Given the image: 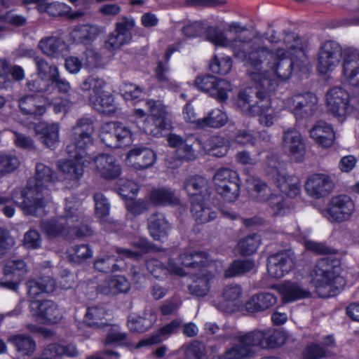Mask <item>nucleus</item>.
I'll return each instance as SVG.
<instances>
[{
	"instance_id": "obj_1",
	"label": "nucleus",
	"mask_w": 359,
	"mask_h": 359,
	"mask_svg": "<svg viewBox=\"0 0 359 359\" xmlns=\"http://www.w3.org/2000/svg\"><path fill=\"white\" fill-rule=\"evenodd\" d=\"M95 133L94 120L88 116L79 118L72 128L70 143L66 151L74 160L59 161L57 167L65 180L74 181L83 174L87 149L93 144Z\"/></svg>"
},
{
	"instance_id": "obj_2",
	"label": "nucleus",
	"mask_w": 359,
	"mask_h": 359,
	"mask_svg": "<svg viewBox=\"0 0 359 359\" xmlns=\"http://www.w3.org/2000/svg\"><path fill=\"white\" fill-rule=\"evenodd\" d=\"M57 180L55 172L43 163L36 165L35 182L25 189H15L12 200L25 215H37L50 200L48 187Z\"/></svg>"
},
{
	"instance_id": "obj_3",
	"label": "nucleus",
	"mask_w": 359,
	"mask_h": 359,
	"mask_svg": "<svg viewBox=\"0 0 359 359\" xmlns=\"http://www.w3.org/2000/svg\"><path fill=\"white\" fill-rule=\"evenodd\" d=\"M234 56L241 60H245L256 71L254 72L263 73L265 77H270L269 67L273 60L275 59V54L267 46L264 45L259 40L237 38L233 41H230Z\"/></svg>"
},
{
	"instance_id": "obj_4",
	"label": "nucleus",
	"mask_w": 359,
	"mask_h": 359,
	"mask_svg": "<svg viewBox=\"0 0 359 359\" xmlns=\"http://www.w3.org/2000/svg\"><path fill=\"white\" fill-rule=\"evenodd\" d=\"M311 276L319 297H333L340 291L341 285L337 284L340 283L341 278L337 260L327 257L318 260Z\"/></svg>"
},
{
	"instance_id": "obj_5",
	"label": "nucleus",
	"mask_w": 359,
	"mask_h": 359,
	"mask_svg": "<svg viewBox=\"0 0 359 359\" xmlns=\"http://www.w3.org/2000/svg\"><path fill=\"white\" fill-rule=\"evenodd\" d=\"M267 172L276 180L278 187L289 197L294 198L300 193V180L296 176L287 175L285 163L277 155H270L266 160Z\"/></svg>"
},
{
	"instance_id": "obj_6",
	"label": "nucleus",
	"mask_w": 359,
	"mask_h": 359,
	"mask_svg": "<svg viewBox=\"0 0 359 359\" xmlns=\"http://www.w3.org/2000/svg\"><path fill=\"white\" fill-rule=\"evenodd\" d=\"M194 85L199 90L209 94L219 102L226 100L227 92L231 89L228 81L218 79L210 74L197 76Z\"/></svg>"
},
{
	"instance_id": "obj_7",
	"label": "nucleus",
	"mask_w": 359,
	"mask_h": 359,
	"mask_svg": "<svg viewBox=\"0 0 359 359\" xmlns=\"http://www.w3.org/2000/svg\"><path fill=\"white\" fill-rule=\"evenodd\" d=\"M341 55L342 48L338 43L334 41L325 42L318 53L317 68L319 72L326 74L332 71L339 64Z\"/></svg>"
},
{
	"instance_id": "obj_8",
	"label": "nucleus",
	"mask_w": 359,
	"mask_h": 359,
	"mask_svg": "<svg viewBox=\"0 0 359 359\" xmlns=\"http://www.w3.org/2000/svg\"><path fill=\"white\" fill-rule=\"evenodd\" d=\"M182 32L183 34L190 38L198 37L205 34L206 39L215 46L226 47L230 45V41L222 31L212 27H205L203 22L201 21L189 23L182 28Z\"/></svg>"
},
{
	"instance_id": "obj_9",
	"label": "nucleus",
	"mask_w": 359,
	"mask_h": 359,
	"mask_svg": "<svg viewBox=\"0 0 359 359\" xmlns=\"http://www.w3.org/2000/svg\"><path fill=\"white\" fill-rule=\"evenodd\" d=\"M29 302L31 315L43 323H57L62 318L57 305L51 300H29Z\"/></svg>"
},
{
	"instance_id": "obj_10",
	"label": "nucleus",
	"mask_w": 359,
	"mask_h": 359,
	"mask_svg": "<svg viewBox=\"0 0 359 359\" xmlns=\"http://www.w3.org/2000/svg\"><path fill=\"white\" fill-rule=\"evenodd\" d=\"M328 110L335 116L344 117L353 108L350 104V95L344 88L336 86L330 89L325 95Z\"/></svg>"
},
{
	"instance_id": "obj_11",
	"label": "nucleus",
	"mask_w": 359,
	"mask_h": 359,
	"mask_svg": "<svg viewBox=\"0 0 359 359\" xmlns=\"http://www.w3.org/2000/svg\"><path fill=\"white\" fill-rule=\"evenodd\" d=\"M295 260L294 253L290 249L271 255L267 260L268 273L273 278H280L293 269Z\"/></svg>"
},
{
	"instance_id": "obj_12",
	"label": "nucleus",
	"mask_w": 359,
	"mask_h": 359,
	"mask_svg": "<svg viewBox=\"0 0 359 359\" xmlns=\"http://www.w3.org/2000/svg\"><path fill=\"white\" fill-rule=\"evenodd\" d=\"M317 97L310 92L294 95L287 100L288 107L297 119L313 116L317 109Z\"/></svg>"
},
{
	"instance_id": "obj_13",
	"label": "nucleus",
	"mask_w": 359,
	"mask_h": 359,
	"mask_svg": "<svg viewBox=\"0 0 359 359\" xmlns=\"http://www.w3.org/2000/svg\"><path fill=\"white\" fill-rule=\"evenodd\" d=\"M283 151L295 162L303 161L306 151L305 143L300 133L290 128L284 131L282 137Z\"/></svg>"
},
{
	"instance_id": "obj_14",
	"label": "nucleus",
	"mask_w": 359,
	"mask_h": 359,
	"mask_svg": "<svg viewBox=\"0 0 359 359\" xmlns=\"http://www.w3.org/2000/svg\"><path fill=\"white\" fill-rule=\"evenodd\" d=\"M355 210V204L347 195L332 197L328 204L327 212L332 221L341 222L348 220Z\"/></svg>"
},
{
	"instance_id": "obj_15",
	"label": "nucleus",
	"mask_w": 359,
	"mask_h": 359,
	"mask_svg": "<svg viewBox=\"0 0 359 359\" xmlns=\"http://www.w3.org/2000/svg\"><path fill=\"white\" fill-rule=\"evenodd\" d=\"M147 105L151 113V120L146 121V126L142 128L144 133L153 135L159 133V130L167 126L165 122L166 111L165 106L160 100H147Z\"/></svg>"
},
{
	"instance_id": "obj_16",
	"label": "nucleus",
	"mask_w": 359,
	"mask_h": 359,
	"mask_svg": "<svg viewBox=\"0 0 359 359\" xmlns=\"http://www.w3.org/2000/svg\"><path fill=\"white\" fill-rule=\"evenodd\" d=\"M50 104L51 101L47 97L37 95H27L18 100L21 113L33 117L44 114L47 107Z\"/></svg>"
},
{
	"instance_id": "obj_17",
	"label": "nucleus",
	"mask_w": 359,
	"mask_h": 359,
	"mask_svg": "<svg viewBox=\"0 0 359 359\" xmlns=\"http://www.w3.org/2000/svg\"><path fill=\"white\" fill-rule=\"evenodd\" d=\"M285 54V51L283 49H277L275 59L272 60L269 67V73L267 75L270 76L271 79L275 82V76L280 80L285 81L292 75L294 63L295 62L288 57H283Z\"/></svg>"
},
{
	"instance_id": "obj_18",
	"label": "nucleus",
	"mask_w": 359,
	"mask_h": 359,
	"mask_svg": "<svg viewBox=\"0 0 359 359\" xmlns=\"http://www.w3.org/2000/svg\"><path fill=\"white\" fill-rule=\"evenodd\" d=\"M333 186L334 183L329 175L318 173L313 174L308 178L305 189L309 196L320 198L328 195Z\"/></svg>"
},
{
	"instance_id": "obj_19",
	"label": "nucleus",
	"mask_w": 359,
	"mask_h": 359,
	"mask_svg": "<svg viewBox=\"0 0 359 359\" xmlns=\"http://www.w3.org/2000/svg\"><path fill=\"white\" fill-rule=\"evenodd\" d=\"M284 42L290 51L291 57L294 62V66L301 72H306L309 69V59L302 48L300 39L294 33H287L284 38Z\"/></svg>"
},
{
	"instance_id": "obj_20",
	"label": "nucleus",
	"mask_w": 359,
	"mask_h": 359,
	"mask_svg": "<svg viewBox=\"0 0 359 359\" xmlns=\"http://www.w3.org/2000/svg\"><path fill=\"white\" fill-rule=\"evenodd\" d=\"M250 76L257 84V90L255 97L256 100L253 99L252 104L257 107H262L264 99L266 98L269 101L268 111L271 107L270 93L275 90L277 86L276 82L269 77H265V75L260 72H250Z\"/></svg>"
},
{
	"instance_id": "obj_21",
	"label": "nucleus",
	"mask_w": 359,
	"mask_h": 359,
	"mask_svg": "<svg viewBox=\"0 0 359 359\" xmlns=\"http://www.w3.org/2000/svg\"><path fill=\"white\" fill-rule=\"evenodd\" d=\"M342 67L343 74L350 84L359 88V51L346 50Z\"/></svg>"
},
{
	"instance_id": "obj_22",
	"label": "nucleus",
	"mask_w": 359,
	"mask_h": 359,
	"mask_svg": "<svg viewBox=\"0 0 359 359\" xmlns=\"http://www.w3.org/2000/svg\"><path fill=\"white\" fill-rule=\"evenodd\" d=\"M184 189L191 201L195 198L196 201L207 199L210 194L208 181L201 176L196 175L187 178L184 182Z\"/></svg>"
},
{
	"instance_id": "obj_23",
	"label": "nucleus",
	"mask_w": 359,
	"mask_h": 359,
	"mask_svg": "<svg viewBox=\"0 0 359 359\" xmlns=\"http://www.w3.org/2000/svg\"><path fill=\"white\" fill-rule=\"evenodd\" d=\"M97 171L107 180L116 178L121 174L120 166L114 156L107 154H100L93 159Z\"/></svg>"
},
{
	"instance_id": "obj_24",
	"label": "nucleus",
	"mask_w": 359,
	"mask_h": 359,
	"mask_svg": "<svg viewBox=\"0 0 359 359\" xmlns=\"http://www.w3.org/2000/svg\"><path fill=\"white\" fill-rule=\"evenodd\" d=\"M156 158L153 150L144 147H135L127 154V159L137 169L144 170L151 167Z\"/></svg>"
},
{
	"instance_id": "obj_25",
	"label": "nucleus",
	"mask_w": 359,
	"mask_h": 359,
	"mask_svg": "<svg viewBox=\"0 0 359 359\" xmlns=\"http://www.w3.org/2000/svg\"><path fill=\"white\" fill-rule=\"evenodd\" d=\"M241 294L242 289L240 285H228L224 288L219 299L215 302V306L221 311L231 313L234 310L236 301L241 297Z\"/></svg>"
},
{
	"instance_id": "obj_26",
	"label": "nucleus",
	"mask_w": 359,
	"mask_h": 359,
	"mask_svg": "<svg viewBox=\"0 0 359 359\" xmlns=\"http://www.w3.org/2000/svg\"><path fill=\"white\" fill-rule=\"evenodd\" d=\"M215 273L211 271H203L199 276L194 277L188 285L190 294L196 297L206 296L210 292V283L214 279Z\"/></svg>"
},
{
	"instance_id": "obj_27",
	"label": "nucleus",
	"mask_w": 359,
	"mask_h": 359,
	"mask_svg": "<svg viewBox=\"0 0 359 359\" xmlns=\"http://www.w3.org/2000/svg\"><path fill=\"white\" fill-rule=\"evenodd\" d=\"M277 299L272 293L260 292L254 294L245 304V310L250 313L264 311L276 304Z\"/></svg>"
},
{
	"instance_id": "obj_28",
	"label": "nucleus",
	"mask_w": 359,
	"mask_h": 359,
	"mask_svg": "<svg viewBox=\"0 0 359 359\" xmlns=\"http://www.w3.org/2000/svg\"><path fill=\"white\" fill-rule=\"evenodd\" d=\"M59 130L57 123H39L34 127L35 133L41 135L40 141L50 149H54L59 142Z\"/></svg>"
},
{
	"instance_id": "obj_29",
	"label": "nucleus",
	"mask_w": 359,
	"mask_h": 359,
	"mask_svg": "<svg viewBox=\"0 0 359 359\" xmlns=\"http://www.w3.org/2000/svg\"><path fill=\"white\" fill-rule=\"evenodd\" d=\"M148 229L154 240L162 241L168 234L170 224L163 215L156 212L149 217Z\"/></svg>"
},
{
	"instance_id": "obj_30",
	"label": "nucleus",
	"mask_w": 359,
	"mask_h": 359,
	"mask_svg": "<svg viewBox=\"0 0 359 359\" xmlns=\"http://www.w3.org/2000/svg\"><path fill=\"white\" fill-rule=\"evenodd\" d=\"M130 287V283L121 276H116L106 279L98 285V291L106 295H114L120 292H127Z\"/></svg>"
},
{
	"instance_id": "obj_31",
	"label": "nucleus",
	"mask_w": 359,
	"mask_h": 359,
	"mask_svg": "<svg viewBox=\"0 0 359 359\" xmlns=\"http://www.w3.org/2000/svg\"><path fill=\"white\" fill-rule=\"evenodd\" d=\"M146 266L149 272L156 278H159L167 273H172L180 276L186 275V273L180 266L172 262H170L168 266L165 267L159 260L150 259L147 261Z\"/></svg>"
},
{
	"instance_id": "obj_32",
	"label": "nucleus",
	"mask_w": 359,
	"mask_h": 359,
	"mask_svg": "<svg viewBox=\"0 0 359 359\" xmlns=\"http://www.w3.org/2000/svg\"><path fill=\"white\" fill-rule=\"evenodd\" d=\"M65 41L57 36H47L41 39L38 44V48L46 56L51 58L59 57L65 49Z\"/></svg>"
},
{
	"instance_id": "obj_33",
	"label": "nucleus",
	"mask_w": 359,
	"mask_h": 359,
	"mask_svg": "<svg viewBox=\"0 0 359 359\" xmlns=\"http://www.w3.org/2000/svg\"><path fill=\"white\" fill-rule=\"evenodd\" d=\"M102 29L96 25H80L71 32V38L76 43L88 44L93 41Z\"/></svg>"
},
{
	"instance_id": "obj_34",
	"label": "nucleus",
	"mask_w": 359,
	"mask_h": 359,
	"mask_svg": "<svg viewBox=\"0 0 359 359\" xmlns=\"http://www.w3.org/2000/svg\"><path fill=\"white\" fill-rule=\"evenodd\" d=\"M276 288L282 295L283 300L285 302L306 298L310 296L309 291L302 288L297 283L291 281H286L277 285Z\"/></svg>"
},
{
	"instance_id": "obj_35",
	"label": "nucleus",
	"mask_w": 359,
	"mask_h": 359,
	"mask_svg": "<svg viewBox=\"0 0 359 359\" xmlns=\"http://www.w3.org/2000/svg\"><path fill=\"white\" fill-rule=\"evenodd\" d=\"M227 121L228 118L226 113L217 108L212 109L203 118L197 119L196 127L200 129L219 128L224 126Z\"/></svg>"
},
{
	"instance_id": "obj_36",
	"label": "nucleus",
	"mask_w": 359,
	"mask_h": 359,
	"mask_svg": "<svg viewBox=\"0 0 359 359\" xmlns=\"http://www.w3.org/2000/svg\"><path fill=\"white\" fill-rule=\"evenodd\" d=\"M310 136L324 147H330L334 138L332 128L324 121H318L310 130Z\"/></svg>"
},
{
	"instance_id": "obj_37",
	"label": "nucleus",
	"mask_w": 359,
	"mask_h": 359,
	"mask_svg": "<svg viewBox=\"0 0 359 359\" xmlns=\"http://www.w3.org/2000/svg\"><path fill=\"white\" fill-rule=\"evenodd\" d=\"M205 200L206 199H200L196 201L195 198L191 202V212L192 216L198 224L208 223L217 217V212L205 205Z\"/></svg>"
},
{
	"instance_id": "obj_38",
	"label": "nucleus",
	"mask_w": 359,
	"mask_h": 359,
	"mask_svg": "<svg viewBox=\"0 0 359 359\" xmlns=\"http://www.w3.org/2000/svg\"><path fill=\"white\" fill-rule=\"evenodd\" d=\"M263 101L264 103L262 107L255 106V104H252V96L249 95L248 92L243 91L239 93L237 104L245 114L256 116V114H261L267 111L269 101L266 98L264 99Z\"/></svg>"
},
{
	"instance_id": "obj_39",
	"label": "nucleus",
	"mask_w": 359,
	"mask_h": 359,
	"mask_svg": "<svg viewBox=\"0 0 359 359\" xmlns=\"http://www.w3.org/2000/svg\"><path fill=\"white\" fill-rule=\"evenodd\" d=\"M149 199L156 205H177L180 199L170 189L159 188L150 192Z\"/></svg>"
},
{
	"instance_id": "obj_40",
	"label": "nucleus",
	"mask_w": 359,
	"mask_h": 359,
	"mask_svg": "<svg viewBox=\"0 0 359 359\" xmlns=\"http://www.w3.org/2000/svg\"><path fill=\"white\" fill-rule=\"evenodd\" d=\"M41 227L50 238L70 234L65 219L61 216L57 219L44 221L41 223Z\"/></svg>"
},
{
	"instance_id": "obj_41",
	"label": "nucleus",
	"mask_w": 359,
	"mask_h": 359,
	"mask_svg": "<svg viewBox=\"0 0 359 359\" xmlns=\"http://www.w3.org/2000/svg\"><path fill=\"white\" fill-rule=\"evenodd\" d=\"M89 104L96 111L103 114H111L115 111L114 98L110 94L102 91L99 95H88Z\"/></svg>"
},
{
	"instance_id": "obj_42",
	"label": "nucleus",
	"mask_w": 359,
	"mask_h": 359,
	"mask_svg": "<svg viewBox=\"0 0 359 359\" xmlns=\"http://www.w3.org/2000/svg\"><path fill=\"white\" fill-rule=\"evenodd\" d=\"M8 341L11 343L19 353L24 355L33 354L36 349L34 340L27 334H14L8 337Z\"/></svg>"
},
{
	"instance_id": "obj_43",
	"label": "nucleus",
	"mask_w": 359,
	"mask_h": 359,
	"mask_svg": "<svg viewBox=\"0 0 359 359\" xmlns=\"http://www.w3.org/2000/svg\"><path fill=\"white\" fill-rule=\"evenodd\" d=\"M178 327L179 323L173 320L161 327L157 332L153 334L149 337L140 341L136 347L140 348L147 345L158 344L165 339L170 334L174 333Z\"/></svg>"
},
{
	"instance_id": "obj_44",
	"label": "nucleus",
	"mask_w": 359,
	"mask_h": 359,
	"mask_svg": "<svg viewBox=\"0 0 359 359\" xmlns=\"http://www.w3.org/2000/svg\"><path fill=\"white\" fill-rule=\"evenodd\" d=\"M107 311L102 306L88 307L85 316V321L90 326H103L107 324Z\"/></svg>"
},
{
	"instance_id": "obj_45",
	"label": "nucleus",
	"mask_w": 359,
	"mask_h": 359,
	"mask_svg": "<svg viewBox=\"0 0 359 359\" xmlns=\"http://www.w3.org/2000/svg\"><path fill=\"white\" fill-rule=\"evenodd\" d=\"M213 181L215 188L240 184V179L238 173L236 171L226 168H222L217 170L214 175Z\"/></svg>"
},
{
	"instance_id": "obj_46",
	"label": "nucleus",
	"mask_w": 359,
	"mask_h": 359,
	"mask_svg": "<svg viewBox=\"0 0 359 359\" xmlns=\"http://www.w3.org/2000/svg\"><path fill=\"white\" fill-rule=\"evenodd\" d=\"M106 86L105 81L96 74H91L86 77L80 84V89L84 93H89L88 95H99L102 94Z\"/></svg>"
},
{
	"instance_id": "obj_47",
	"label": "nucleus",
	"mask_w": 359,
	"mask_h": 359,
	"mask_svg": "<svg viewBox=\"0 0 359 359\" xmlns=\"http://www.w3.org/2000/svg\"><path fill=\"white\" fill-rule=\"evenodd\" d=\"M81 203L74 199H67L66 201L65 212L62 217L67 223L69 229L74 227L76 224L82 217L80 211Z\"/></svg>"
},
{
	"instance_id": "obj_48",
	"label": "nucleus",
	"mask_w": 359,
	"mask_h": 359,
	"mask_svg": "<svg viewBox=\"0 0 359 359\" xmlns=\"http://www.w3.org/2000/svg\"><path fill=\"white\" fill-rule=\"evenodd\" d=\"M255 266V264L252 259H238L234 261L225 271L224 276L231 278L242 275L250 271Z\"/></svg>"
},
{
	"instance_id": "obj_49",
	"label": "nucleus",
	"mask_w": 359,
	"mask_h": 359,
	"mask_svg": "<svg viewBox=\"0 0 359 359\" xmlns=\"http://www.w3.org/2000/svg\"><path fill=\"white\" fill-rule=\"evenodd\" d=\"M34 61L36 67V74L39 78L50 81L59 72L55 65L49 64L41 56L34 57Z\"/></svg>"
},
{
	"instance_id": "obj_50",
	"label": "nucleus",
	"mask_w": 359,
	"mask_h": 359,
	"mask_svg": "<svg viewBox=\"0 0 359 359\" xmlns=\"http://www.w3.org/2000/svg\"><path fill=\"white\" fill-rule=\"evenodd\" d=\"M208 153L210 155L216 157L226 156L229 151V144L225 137L215 135L208 140Z\"/></svg>"
},
{
	"instance_id": "obj_51",
	"label": "nucleus",
	"mask_w": 359,
	"mask_h": 359,
	"mask_svg": "<svg viewBox=\"0 0 359 359\" xmlns=\"http://www.w3.org/2000/svg\"><path fill=\"white\" fill-rule=\"evenodd\" d=\"M248 184L252 191L254 198L259 202H264L271 194L269 186L259 178L252 177L248 180Z\"/></svg>"
},
{
	"instance_id": "obj_52",
	"label": "nucleus",
	"mask_w": 359,
	"mask_h": 359,
	"mask_svg": "<svg viewBox=\"0 0 359 359\" xmlns=\"http://www.w3.org/2000/svg\"><path fill=\"white\" fill-rule=\"evenodd\" d=\"M260 237L257 234L248 235L239 241L237 250L240 255L248 256L256 252L259 245Z\"/></svg>"
},
{
	"instance_id": "obj_53",
	"label": "nucleus",
	"mask_w": 359,
	"mask_h": 359,
	"mask_svg": "<svg viewBox=\"0 0 359 359\" xmlns=\"http://www.w3.org/2000/svg\"><path fill=\"white\" fill-rule=\"evenodd\" d=\"M100 137L106 146L111 148H118L119 142H118L116 122L105 123L102 128Z\"/></svg>"
},
{
	"instance_id": "obj_54",
	"label": "nucleus",
	"mask_w": 359,
	"mask_h": 359,
	"mask_svg": "<svg viewBox=\"0 0 359 359\" xmlns=\"http://www.w3.org/2000/svg\"><path fill=\"white\" fill-rule=\"evenodd\" d=\"M154 318L151 314L144 316H130L128 320V326L131 332H144L152 325Z\"/></svg>"
},
{
	"instance_id": "obj_55",
	"label": "nucleus",
	"mask_w": 359,
	"mask_h": 359,
	"mask_svg": "<svg viewBox=\"0 0 359 359\" xmlns=\"http://www.w3.org/2000/svg\"><path fill=\"white\" fill-rule=\"evenodd\" d=\"M230 348L227 349L222 355L224 359H245L252 358L254 355V351L245 346L243 343L238 341Z\"/></svg>"
},
{
	"instance_id": "obj_56",
	"label": "nucleus",
	"mask_w": 359,
	"mask_h": 359,
	"mask_svg": "<svg viewBox=\"0 0 359 359\" xmlns=\"http://www.w3.org/2000/svg\"><path fill=\"white\" fill-rule=\"evenodd\" d=\"M116 262L117 258L114 256L105 255L95 261L94 268L102 273H111L120 269Z\"/></svg>"
},
{
	"instance_id": "obj_57",
	"label": "nucleus",
	"mask_w": 359,
	"mask_h": 359,
	"mask_svg": "<svg viewBox=\"0 0 359 359\" xmlns=\"http://www.w3.org/2000/svg\"><path fill=\"white\" fill-rule=\"evenodd\" d=\"M264 337V331L254 330L238 337V341L243 343L246 347L253 351V347L262 348V341Z\"/></svg>"
},
{
	"instance_id": "obj_58",
	"label": "nucleus",
	"mask_w": 359,
	"mask_h": 359,
	"mask_svg": "<svg viewBox=\"0 0 359 359\" xmlns=\"http://www.w3.org/2000/svg\"><path fill=\"white\" fill-rule=\"evenodd\" d=\"M196 145H198V141L195 138H187V142L176 150L178 158L186 161L194 160L197 156Z\"/></svg>"
},
{
	"instance_id": "obj_59",
	"label": "nucleus",
	"mask_w": 359,
	"mask_h": 359,
	"mask_svg": "<svg viewBox=\"0 0 359 359\" xmlns=\"http://www.w3.org/2000/svg\"><path fill=\"white\" fill-rule=\"evenodd\" d=\"M69 260L81 263L92 257V251L88 245L82 244L70 248L67 251Z\"/></svg>"
},
{
	"instance_id": "obj_60",
	"label": "nucleus",
	"mask_w": 359,
	"mask_h": 359,
	"mask_svg": "<svg viewBox=\"0 0 359 359\" xmlns=\"http://www.w3.org/2000/svg\"><path fill=\"white\" fill-rule=\"evenodd\" d=\"M27 271V265L22 259H12L6 262L4 273L5 276L20 277Z\"/></svg>"
},
{
	"instance_id": "obj_61",
	"label": "nucleus",
	"mask_w": 359,
	"mask_h": 359,
	"mask_svg": "<svg viewBox=\"0 0 359 359\" xmlns=\"http://www.w3.org/2000/svg\"><path fill=\"white\" fill-rule=\"evenodd\" d=\"M231 66L232 61L229 57H224L221 59H218L217 56H215L212 60L209 67L212 73L225 75L230 72Z\"/></svg>"
},
{
	"instance_id": "obj_62",
	"label": "nucleus",
	"mask_w": 359,
	"mask_h": 359,
	"mask_svg": "<svg viewBox=\"0 0 359 359\" xmlns=\"http://www.w3.org/2000/svg\"><path fill=\"white\" fill-rule=\"evenodd\" d=\"M217 193L226 201L234 202L240 195V184L215 188Z\"/></svg>"
},
{
	"instance_id": "obj_63",
	"label": "nucleus",
	"mask_w": 359,
	"mask_h": 359,
	"mask_svg": "<svg viewBox=\"0 0 359 359\" xmlns=\"http://www.w3.org/2000/svg\"><path fill=\"white\" fill-rule=\"evenodd\" d=\"M130 42V40L126 38L124 34H119L116 30L109 34L107 40L105 42V48L112 51L120 48L122 46Z\"/></svg>"
},
{
	"instance_id": "obj_64",
	"label": "nucleus",
	"mask_w": 359,
	"mask_h": 359,
	"mask_svg": "<svg viewBox=\"0 0 359 359\" xmlns=\"http://www.w3.org/2000/svg\"><path fill=\"white\" fill-rule=\"evenodd\" d=\"M264 202L268 203L273 215H280L285 212L286 205L282 195L271 193Z\"/></svg>"
}]
</instances>
